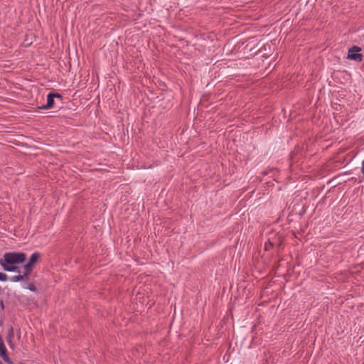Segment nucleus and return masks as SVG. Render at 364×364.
<instances>
[{
	"mask_svg": "<svg viewBox=\"0 0 364 364\" xmlns=\"http://www.w3.org/2000/svg\"><path fill=\"white\" fill-rule=\"evenodd\" d=\"M0 307L1 308L2 310L4 309V304L3 300L0 301Z\"/></svg>",
	"mask_w": 364,
	"mask_h": 364,
	"instance_id": "obj_13",
	"label": "nucleus"
},
{
	"mask_svg": "<svg viewBox=\"0 0 364 364\" xmlns=\"http://www.w3.org/2000/svg\"><path fill=\"white\" fill-rule=\"evenodd\" d=\"M361 172L364 175V160L362 162V170H361Z\"/></svg>",
	"mask_w": 364,
	"mask_h": 364,
	"instance_id": "obj_14",
	"label": "nucleus"
},
{
	"mask_svg": "<svg viewBox=\"0 0 364 364\" xmlns=\"http://www.w3.org/2000/svg\"><path fill=\"white\" fill-rule=\"evenodd\" d=\"M3 324V321L1 320H0V326H1Z\"/></svg>",
	"mask_w": 364,
	"mask_h": 364,
	"instance_id": "obj_15",
	"label": "nucleus"
},
{
	"mask_svg": "<svg viewBox=\"0 0 364 364\" xmlns=\"http://www.w3.org/2000/svg\"><path fill=\"white\" fill-rule=\"evenodd\" d=\"M8 279V276L6 274L0 272V281L1 282H6Z\"/></svg>",
	"mask_w": 364,
	"mask_h": 364,
	"instance_id": "obj_8",
	"label": "nucleus"
},
{
	"mask_svg": "<svg viewBox=\"0 0 364 364\" xmlns=\"http://www.w3.org/2000/svg\"><path fill=\"white\" fill-rule=\"evenodd\" d=\"M26 260V255L24 252H9L0 259V265L4 269L6 265L13 266L23 263Z\"/></svg>",
	"mask_w": 364,
	"mask_h": 364,
	"instance_id": "obj_1",
	"label": "nucleus"
},
{
	"mask_svg": "<svg viewBox=\"0 0 364 364\" xmlns=\"http://www.w3.org/2000/svg\"><path fill=\"white\" fill-rule=\"evenodd\" d=\"M0 364H2L1 361L0 360Z\"/></svg>",
	"mask_w": 364,
	"mask_h": 364,
	"instance_id": "obj_16",
	"label": "nucleus"
},
{
	"mask_svg": "<svg viewBox=\"0 0 364 364\" xmlns=\"http://www.w3.org/2000/svg\"><path fill=\"white\" fill-rule=\"evenodd\" d=\"M361 48L357 46H353L348 49V58L355 60L356 62H361L363 60V55L360 53Z\"/></svg>",
	"mask_w": 364,
	"mask_h": 364,
	"instance_id": "obj_3",
	"label": "nucleus"
},
{
	"mask_svg": "<svg viewBox=\"0 0 364 364\" xmlns=\"http://www.w3.org/2000/svg\"><path fill=\"white\" fill-rule=\"evenodd\" d=\"M41 257V254L38 252H36L33 253L28 262L23 265L24 272L23 274L26 275V277L28 279V277L31 275V272L33 269V265L38 262V260Z\"/></svg>",
	"mask_w": 364,
	"mask_h": 364,
	"instance_id": "obj_2",
	"label": "nucleus"
},
{
	"mask_svg": "<svg viewBox=\"0 0 364 364\" xmlns=\"http://www.w3.org/2000/svg\"><path fill=\"white\" fill-rule=\"evenodd\" d=\"M277 168H269V170H266V171H264L263 172V174H264V175H267V174H268L269 171H277Z\"/></svg>",
	"mask_w": 364,
	"mask_h": 364,
	"instance_id": "obj_12",
	"label": "nucleus"
},
{
	"mask_svg": "<svg viewBox=\"0 0 364 364\" xmlns=\"http://www.w3.org/2000/svg\"><path fill=\"white\" fill-rule=\"evenodd\" d=\"M27 289H29L31 291H36L37 289L36 287L33 284H28Z\"/></svg>",
	"mask_w": 364,
	"mask_h": 364,
	"instance_id": "obj_9",
	"label": "nucleus"
},
{
	"mask_svg": "<svg viewBox=\"0 0 364 364\" xmlns=\"http://www.w3.org/2000/svg\"><path fill=\"white\" fill-rule=\"evenodd\" d=\"M54 97L53 95V92H49L47 95V103L44 105L38 107L39 109H49L53 107L54 106Z\"/></svg>",
	"mask_w": 364,
	"mask_h": 364,
	"instance_id": "obj_4",
	"label": "nucleus"
},
{
	"mask_svg": "<svg viewBox=\"0 0 364 364\" xmlns=\"http://www.w3.org/2000/svg\"><path fill=\"white\" fill-rule=\"evenodd\" d=\"M14 337V329L13 327L11 326L10 328L8 330V335H7V340L9 346L12 348L13 347V343H12V338Z\"/></svg>",
	"mask_w": 364,
	"mask_h": 364,
	"instance_id": "obj_6",
	"label": "nucleus"
},
{
	"mask_svg": "<svg viewBox=\"0 0 364 364\" xmlns=\"http://www.w3.org/2000/svg\"><path fill=\"white\" fill-rule=\"evenodd\" d=\"M10 279L11 282H14L28 280V279L26 277V275H24L23 274H19L18 275L14 276V277H11Z\"/></svg>",
	"mask_w": 364,
	"mask_h": 364,
	"instance_id": "obj_5",
	"label": "nucleus"
},
{
	"mask_svg": "<svg viewBox=\"0 0 364 364\" xmlns=\"http://www.w3.org/2000/svg\"><path fill=\"white\" fill-rule=\"evenodd\" d=\"M3 269L6 272H14L20 273V269L16 265H13V266L6 265V267H4V269Z\"/></svg>",
	"mask_w": 364,
	"mask_h": 364,
	"instance_id": "obj_7",
	"label": "nucleus"
},
{
	"mask_svg": "<svg viewBox=\"0 0 364 364\" xmlns=\"http://www.w3.org/2000/svg\"><path fill=\"white\" fill-rule=\"evenodd\" d=\"M54 98L59 99L60 101L63 100V96L58 92H53Z\"/></svg>",
	"mask_w": 364,
	"mask_h": 364,
	"instance_id": "obj_11",
	"label": "nucleus"
},
{
	"mask_svg": "<svg viewBox=\"0 0 364 364\" xmlns=\"http://www.w3.org/2000/svg\"><path fill=\"white\" fill-rule=\"evenodd\" d=\"M273 247V243L272 242H269L268 243L265 244L264 250L266 251L270 250V249Z\"/></svg>",
	"mask_w": 364,
	"mask_h": 364,
	"instance_id": "obj_10",
	"label": "nucleus"
}]
</instances>
